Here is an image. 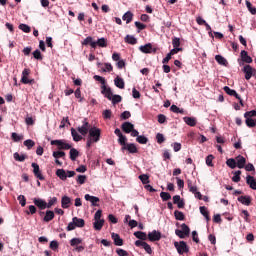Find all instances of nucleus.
<instances>
[{
	"instance_id": "nucleus-1",
	"label": "nucleus",
	"mask_w": 256,
	"mask_h": 256,
	"mask_svg": "<svg viewBox=\"0 0 256 256\" xmlns=\"http://www.w3.org/2000/svg\"><path fill=\"white\" fill-rule=\"evenodd\" d=\"M76 227H85V220L82 218L73 217L72 221L66 227V231H75Z\"/></svg>"
},
{
	"instance_id": "nucleus-2",
	"label": "nucleus",
	"mask_w": 256,
	"mask_h": 256,
	"mask_svg": "<svg viewBox=\"0 0 256 256\" xmlns=\"http://www.w3.org/2000/svg\"><path fill=\"white\" fill-rule=\"evenodd\" d=\"M244 117L246 118L245 123L247 127L250 129L255 127V119H253V117H256V110L247 111L244 113Z\"/></svg>"
},
{
	"instance_id": "nucleus-3",
	"label": "nucleus",
	"mask_w": 256,
	"mask_h": 256,
	"mask_svg": "<svg viewBox=\"0 0 256 256\" xmlns=\"http://www.w3.org/2000/svg\"><path fill=\"white\" fill-rule=\"evenodd\" d=\"M88 139H92V141H94V143H99V141L101 139V129H99L97 127H92L89 130Z\"/></svg>"
},
{
	"instance_id": "nucleus-4",
	"label": "nucleus",
	"mask_w": 256,
	"mask_h": 256,
	"mask_svg": "<svg viewBox=\"0 0 256 256\" xmlns=\"http://www.w3.org/2000/svg\"><path fill=\"white\" fill-rule=\"evenodd\" d=\"M174 247L177 249L179 255H183V253H189V247L185 241L175 242Z\"/></svg>"
},
{
	"instance_id": "nucleus-5",
	"label": "nucleus",
	"mask_w": 256,
	"mask_h": 256,
	"mask_svg": "<svg viewBox=\"0 0 256 256\" xmlns=\"http://www.w3.org/2000/svg\"><path fill=\"white\" fill-rule=\"evenodd\" d=\"M51 145H56L58 149H64V150H69L71 147H73L71 144L67 143L65 140H52Z\"/></svg>"
},
{
	"instance_id": "nucleus-6",
	"label": "nucleus",
	"mask_w": 256,
	"mask_h": 256,
	"mask_svg": "<svg viewBox=\"0 0 256 256\" xmlns=\"http://www.w3.org/2000/svg\"><path fill=\"white\" fill-rule=\"evenodd\" d=\"M135 246L142 247V249H144L148 255H153V249L151 248V245L147 244V242L136 240Z\"/></svg>"
},
{
	"instance_id": "nucleus-7",
	"label": "nucleus",
	"mask_w": 256,
	"mask_h": 256,
	"mask_svg": "<svg viewBox=\"0 0 256 256\" xmlns=\"http://www.w3.org/2000/svg\"><path fill=\"white\" fill-rule=\"evenodd\" d=\"M31 167L33 168V173L36 179H39L40 181H45V176H43V173L41 172V168H39V164L33 162L31 164Z\"/></svg>"
},
{
	"instance_id": "nucleus-8",
	"label": "nucleus",
	"mask_w": 256,
	"mask_h": 256,
	"mask_svg": "<svg viewBox=\"0 0 256 256\" xmlns=\"http://www.w3.org/2000/svg\"><path fill=\"white\" fill-rule=\"evenodd\" d=\"M139 51H141V53H157V48H153V44L152 43H148L146 45L140 46L139 47Z\"/></svg>"
},
{
	"instance_id": "nucleus-9",
	"label": "nucleus",
	"mask_w": 256,
	"mask_h": 256,
	"mask_svg": "<svg viewBox=\"0 0 256 256\" xmlns=\"http://www.w3.org/2000/svg\"><path fill=\"white\" fill-rule=\"evenodd\" d=\"M121 151H128V153H138L139 150L137 149V146L133 143H128L127 145L121 147Z\"/></svg>"
},
{
	"instance_id": "nucleus-10",
	"label": "nucleus",
	"mask_w": 256,
	"mask_h": 256,
	"mask_svg": "<svg viewBox=\"0 0 256 256\" xmlns=\"http://www.w3.org/2000/svg\"><path fill=\"white\" fill-rule=\"evenodd\" d=\"M33 203L41 211H43L44 209H47V202L45 200L41 199V198H34Z\"/></svg>"
},
{
	"instance_id": "nucleus-11",
	"label": "nucleus",
	"mask_w": 256,
	"mask_h": 256,
	"mask_svg": "<svg viewBox=\"0 0 256 256\" xmlns=\"http://www.w3.org/2000/svg\"><path fill=\"white\" fill-rule=\"evenodd\" d=\"M243 73H245V79L246 81H249L251 77H253V71H255V68L251 67V65H246L243 68Z\"/></svg>"
},
{
	"instance_id": "nucleus-12",
	"label": "nucleus",
	"mask_w": 256,
	"mask_h": 256,
	"mask_svg": "<svg viewBox=\"0 0 256 256\" xmlns=\"http://www.w3.org/2000/svg\"><path fill=\"white\" fill-rule=\"evenodd\" d=\"M148 239L151 242L161 241V233L157 230H153L152 232L148 233Z\"/></svg>"
},
{
	"instance_id": "nucleus-13",
	"label": "nucleus",
	"mask_w": 256,
	"mask_h": 256,
	"mask_svg": "<svg viewBox=\"0 0 256 256\" xmlns=\"http://www.w3.org/2000/svg\"><path fill=\"white\" fill-rule=\"evenodd\" d=\"M101 93L104 95V97H106V99L111 101L113 97V91L111 90V87L101 86Z\"/></svg>"
},
{
	"instance_id": "nucleus-14",
	"label": "nucleus",
	"mask_w": 256,
	"mask_h": 256,
	"mask_svg": "<svg viewBox=\"0 0 256 256\" xmlns=\"http://www.w3.org/2000/svg\"><path fill=\"white\" fill-rule=\"evenodd\" d=\"M78 132L80 133V135H87V133H89V131L91 129H89V122H87L86 120L83 121V125L78 127Z\"/></svg>"
},
{
	"instance_id": "nucleus-15",
	"label": "nucleus",
	"mask_w": 256,
	"mask_h": 256,
	"mask_svg": "<svg viewBox=\"0 0 256 256\" xmlns=\"http://www.w3.org/2000/svg\"><path fill=\"white\" fill-rule=\"evenodd\" d=\"M237 200L242 205H246V207H249V205H251V201H253V198H251V196L249 195H245V196H239Z\"/></svg>"
},
{
	"instance_id": "nucleus-16",
	"label": "nucleus",
	"mask_w": 256,
	"mask_h": 256,
	"mask_svg": "<svg viewBox=\"0 0 256 256\" xmlns=\"http://www.w3.org/2000/svg\"><path fill=\"white\" fill-rule=\"evenodd\" d=\"M84 199H85L86 201H90V203H92V207H99V204H97V203H99V201H100L99 197H97V196H91V195H89V194H86V195L84 196Z\"/></svg>"
},
{
	"instance_id": "nucleus-17",
	"label": "nucleus",
	"mask_w": 256,
	"mask_h": 256,
	"mask_svg": "<svg viewBox=\"0 0 256 256\" xmlns=\"http://www.w3.org/2000/svg\"><path fill=\"white\" fill-rule=\"evenodd\" d=\"M245 165H247V159L241 155H238L236 157V167H238V169H244Z\"/></svg>"
},
{
	"instance_id": "nucleus-18",
	"label": "nucleus",
	"mask_w": 256,
	"mask_h": 256,
	"mask_svg": "<svg viewBox=\"0 0 256 256\" xmlns=\"http://www.w3.org/2000/svg\"><path fill=\"white\" fill-rule=\"evenodd\" d=\"M173 203H174V205H177L178 209L185 208V201H183L181 199V196H179V195L173 196Z\"/></svg>"
},
{
	"instance_id": "nucleus-19",
	"label": "nucleus",
	"mask_w": 256,
	"mask_h": 256,
	"mask_svg": "<svg viewBox=\"0 0 256 256\" xmlns=\"http://www.w3.org/2000/svg\"><path fill=\"white\" fill-rule=\"evenodd\" d=\"M111 238L113 239L114 245H116V247H123V239H121L119 234L113 232L111 234Z\"/></svg>"
},
{
	"instance_id": "nucleus-20",
	"label": "nucleus",
	"mask_w": 256,
	"mask_h": 256,
	"mask_svg": "<svg viewBox=\"0 0 256 256\" xmlns=\"http://www.w3.org/2000/svg\"><path fill=\"white\" fill-rule=\"evenodd\" d=\"M135 128V125H133L131 122H124L121 125V129L124 133H131L133 129Z\"/></svg>"
},
{
	"instance_id": "nucleus-21",
	"label": "nucleus",
	"mask_w": 256,
	"mask_h": 256,
	"mask_svg": "<svg viewBox=\"0 0 256 256\" xmlns=\"http://www.w3.org/2000/svg\"><path fill=\"white\" fill-rule=\"evenodd\" d=\"M62 209H69L71 207V198L69 196H63L61 199Z\"/></svg>"
},
{
	"instance_id": "nucleus-22",
	"label": "nucleus",
	"mask_w": 256,
	"mask_h": 256,
	"mask_svg": "<svg viewBox=\"0 0 256 256\" xmlns=\"http://www.w3.org/2000/svg\"><path fill=\"white\" fill-rule=\"evenodd\" d=\"M82 45H90V47H92V49H97V43H95V41H93V37L88 36L86 37V39L83 40Z\"/></svg>"
},
{
	"instance_id": "nucleus-23",
	"label": "nucleus",
	"mask_w": 256,
	"mask_h": 256,
	"mask_svg": "<svg viewBox=\"0 0 256 256\" xmlns=\"http://www.w3.org/2000/svg\"><path fill=\"white\" fill-rule=\"evenodd\" d=\"M246 183L247 185H249L250 189H253L254 191H256V179L255 177L248 175L246 177Z\"/></svg>"
},
{
	"instance_id": "nucleus-24",
	"label": "nucleus",
	"mask_w": 256,
	"mask_h": 256,
	"mask_svg": "<svg viewBox=\"0 0 256 256\" xmlns=\"http://www.w3.org/2000/svg\"><path fill=\"white\" fill-rule=\"evenodd\" d=\"M240 55H241V59H242V61H244V63H253V58H251V56H249L247 51L242 50Z\"/></svg>"
},
{
	"instance_id": "nucleus-25",
	"label": "nucleus",
	"mask_w": 256,
	"mask_h": 256,
	"mask_svg": "<svg viewBox=\"0 0 256 256\" xmlns=\"http://www.w3.org/2000/svg\"><path fill=\"white\" fill-rule=\"evenodd\" d=\"M183 121L186 125H189V127H195V125H197V119L195 117H184Z\"/></svg>"
},
{
	"instance_id": "nucleus-26",
	"label": "nucleus",
	"mask_w": 256,
	"mask_h": 256,
	"mask_svg": "<svg viewBox=\"0 0 256 256\" xmlns=\"http://www.w3.org/2000/svg\"><path fill=\"white\" fill-rule=\"evenodd\" d=\"M114 84L118 89H125V80L119 76L114 79Z\"/></svg>"
},
{
	"instance_id": "nucleus-27",
	"label": "nucleus",
	"mask_w": 256,
	"mask_h": 256,
	"mask_svg": "<svg viewBox=\"0 0 256 256\" xmlns=\"http://www.w3.org/2000/svg\"><path fill=\"white\" fill-rule=\"evenodd\" d=\"M53 219H55V212H53V210L46 211L43 221L49 223V221H53Z\"/></svg>"
},
{
	"instance_id": "nucleus-28",
	"label": "nucleus",
	"mask_w": 256,
	"mask_h": 256,
	"mask_svg": "<svg viewBox=\"0 0 256 256\" xmlns=\"http://www.w3.org/2000/svg\"><path fill=\"white\" fill-rule=\"evenodd\" d=\"M103 225H105V220H95L93 223V227L95 229V231H101V229H103Z\"/></svg>"
},
{
	"instance_id": "nucleus-29",
	"label": "nucleus",
	"mask_w": 256,
	"mask_h": 256,
	"mask_svg": "<svg viewBox=\"0 0 256 256\" xmlns=\"http://www.w3.org/2000/svg\"><path fill=\"white\" fill-rule=\"evenodd\" d=\"M56 175L61 179V181H67V172L65 169H58L56 170Z\"/></svg>"
},
{
	"instance_id": "nucleus-30",
	"label": "nucleus",
	"mask_w": 256,
	"mask_h": 256,
	"mask_svg": "<svg viewBox=\"0 0 256 256\" xmlns=\"http://www.w3.org/2000/svg\"><path fill=\"white\" fill-rule=\"evenodd\" d=\"M215 60L219 65H223L224 67H227V65H229V62H227V59H225V57L221 55H216Z\"/></svg>"
},
{
	"instance_id": "nucleus-31",
	"label": "nucleus",
	"mask_w": 256,
	"mask_h": 256,
	"mask_svg": "<svg viewBox=\"0 0 256 256\" xmlns=\"http://www.w3.org/2000/svg\"><path fill=\"white\" fill-rule=\"evenodd\" d=\"M224 91L225 93H227V95H230L231 97H235L236 99H239V94L237 93V91L230 89L229 86H225Z\"/></svg>"
},
{
	"instance_id": "nucleus-32",
	"label": "nucleus",
	"mask_w": 256,
	"mask_h": 256,
	"mask_svg": "<svg viewBox=\"0 0 256 256\" xmlns=\"http://www.w3.org/2000/svg\"><path fill=\"white\" fill-rule=\"evenodd\" d=\"M134 236H136V238L140 239L141 241H147V239H148L147 233L142 232V231L134 232Z\"/></svg>"
},
{
	"instance_id": "nucleus-33",
	"label": "nucleus",
	"mask_w": 256,
	"mask_h": 256,
	"mask_svg": "<svg viewBox=\"0 0 256 256\" xmlns=\"http://www.w3.org/2000/svg\"><path fill=\"white\" fill-rule=\"evenodd\" d=\"M124 41L129 45H137V38H135L132 35H126V37L124 38Z\"/></svg>"
},
{
	"instance_id": "nucleus-34",
	"label": "nucleus",
	"mask_w": 256,
	"mask_h": 256,
	"mask_svg": "<svg viewBox=\"0 0 256 256\" xmlns=\"http://www.w3.org/2000/svg\"><path fill=\"white\" fill-rule=\"evenodd\" d=\"M71 135L73 137V141H76V143L83 139V136L79 135V133H77V130H75V128H71Z\"/></svg>"
},
{
	"instance_id": "nucleus-35",
	"label": "nucleus",
	"mask_w": 256,
	"mask_h": 256,
	"mask_svg": "<svg viewBox=\"0 0 256 256\" xmlns=\"http://www.w3.org/2000/svg\"><path fill=\"white\" fill-rule=\"evenodd\" d=\"M123 21H126V23H131L133 21V13L131 11L126 12L122 16Z\"/></svg>"
},
{
	"instance_id": "nucleus-36",
	"label": "nucleus",
	"mask_w": 256,
	"mask_h": 256,
	"mask_svg": "<svg viewBox=\"0 0 256 256\" xmlns=\"http://www.w3.org/2000/svg\"><path fill=\"white\" fill-rule=\"evenodd\" d=\"M176 221H185V214L179 210L174 211Z\"/></svg>"
},
{
	"instance_id": "nucleus-37",
	"label": "nucleus",
	"mask_w": 256,
	"mask_h": 256,
	"mask_svg": "<svg viewBox=\"0 0 256 256\" xmlns=\"http://www.w3.org/2000/svg\"><path fill=\"white\" fill-rule=\"evenodd\" d=\"M77 157H79V152L75 148H70V159L71 161H77Z\"/></svg>"
},
{
	"instance_id": "nucleus-38",
	"label": "nucleus",
	"mask_w": 256,
	"mask_h": 256,
	"mask_svg": "<svg viewBox=\"0 0 256 256\" xmlns=\"http://www.w3.org/2000/svg\"><path fill=\"white\" fill-rule=\"evenodd\" d=\"M137 143H140V145H147L149 143V138L143 135H140L136 138Z\"/></svg>"
},
{
	"instance_id": "nucleus-39",
	"label": "nucleus",
	"mask_w": 256,
	"mask_h": 256,
	"mask_svg": "<svg viewBox=\"0 0 256 256\" xmlns=\"http://www.w3.org/2000/svg\"><path fill=\"white\" fill-rule=\"evenodd\" d=\"M93 79H94L95 81H99V83H101L102 87L107 86V80H106L105 78H103L102 76L94 75V76H93Z\"/></svg>"
},
{
	"instance_id": "nucleus-40",
	"label": "nucleus",
	"mask_w": 256,
	"mask_h": 256,
	"mask_svg": "<svg viewBox=\"0 0 256 256\" xmlns=\"http://www.w3.org/2000/svg\"><path fill=\"white\" fill-rule=\"evenodd\" d=\"M21 83L24 85H33V83H35V79H29L27 76H22Z\"/></svg>"
},
{
	"instance_id": "nucleus-41",
	"label": "nucleus",
	"mask_w": 256,
	"mask_h": 256,
	"mask_svg": "<svg viewBox=\"0 0 256 256\" xmlns=\"http://www.w3.org/2000/svg\"><path fill=\"white\" fill-rule=\"evenodd\" d=\"M226 165L230 167V169H235L237 167V160L230 158L226 161Z\"/></svg>"
},
{
	"instance_id": "nucleus-42",
	"label": "nucleus",
	"mask_w": 256,
	"mask_h": 256,
	"mask_svg": "<svg viewBox=\"0 0 256 256\" xmlns=\"http://www.w3.org/2000/svg\"><path fill=\"white\" fill-rule=\"evenodd\" d=\"M81 243H83V239L81 238H72L70 240L71 247H77V245H81Z\"/></svg>"
},
{
	"instance_id": "nucleus-43",
	"label": "nucleus",
	"mask_w": 256,
	"mask_h": 256,
	"mask_svg": "<svg viewBox=\"0 0 256 256\" xmlns=\"http://www.w3.org/2000/svg\"><path fill=\"white\" fill-rule=\"evenodd\" d=\"M14 159L15 161H20L21 163H23V161H25V159H27V155L22 154L20 155L18 152L14 153Z\"/></svg>"
},
{
	"instance_id": "nucleus-44",
	"label": "nucleus",
	"mask_w": 256,
	"mask_h": 256,
	"mask_svg": "<svg viewBox=\"0 0 256 256\" xmlns=\"http://www.w3.org/2000/svg\"><path fill=\"white\" fill-rule=\"evenodd\" d=\"M181 231L184 232L186 237H189V234L191 233V229L185 223L181 225Z\"/></svg>"
},
{
	"instance_id": "nucleus-45",
	"label": "nucleus",
	"mask_w": 256,
	"mask_h": 256,
	"mask_svg": "<svg viewBox=\"0 0 256 256\" xmlns=\"http://www.w3.org/2000/svg\"><path fill=\"white\" fill-rule=\"evenodd\" d=\"M119 139H118V143L119 145H121L122 147H125L128 143H127V136L125 135H121V136H118Z\"/></svg>"
},
{
	"instance_id": "nucleus-46",
	"label": "nucleus",
	"mask_w": 256,
	"mask_h": 256,
	"mask_svg": "<svg viewBox=\"0 0 256 256\" xmlns=\"http://www.w3.org/2000/svg\"><path fill=\"white\" fill-rule=\"evenodd\" d=\"M95 43L96 47H107V40L105 38H99Z\"/></svg>"
},
{
	"instance_id": "nucleus-47",
	"label": "nucleus",
	"mask_w": 256,
	"mask_h": 256,
	"mask_svg": "<svg viewBox=\"0 0 256 256\" xmlns=\"http://www.w3.org/2000/svg\"><path fill=\"white\" fill-rule=\"evenodd\" d=\"M246 7L248 11L251 13V15H256V8L253 7V4H251V2L246 1Z\"/></svg>"
},
{
	"instance_id": "nucleus-48",
	"label": "nucleus",
	"mask_w": 256,
	"mask_h": 256,
	"mask_svg": "<svg viewBox=\"0 0 256 256\" xmlns=\"http://www.w3.org/2000/svg\"><path fill=\"white\" fill-rule=\"evenodd\" d=\"M18 29H20L24 33H31V27H29V25H27V24H20L18 26Z\"/></svg>"
},
{
	"instance_id": "nucleus-49",
	"label": "nucleus",
	"mask_w": 256,
	"mask_h": 256,
	"mask_svg": "<svg viewBox=\"0 0 256 256\" xmlns=\"http://www.w3.org/2000/svg\"><path fill=\"white\" fill-rule=\"evenodd\" d=\"M232 181L234 183H239V181H241V170H238L234 173V176L232 177Z\"/></svg>"
},
{
	"instance_id": "nucleus-50",
	"label": "nucleus",
	"mask_w": 256,
	"mask_h": 256,
	"mask_svg": "<svg viewBox=\"0 0 256 256\" xmlns=\"http://www.w3.org/2000/svg\"><path fill=\"white\" fill-rule=\"evenodd\" d=\"M52 156L54 157V159H61V158L65 157V152H63V151H54Z\"/></svg>"
},
{
	"instance_id": "nucleus-51",
	"label": "nucleus",
	"mask_w": 256,
	"mask_h": 256,
	"mask_svg": "<svg viewBox=\"0 0 256 256\" xmlns=\"http://www.w3.org/2000/svg\"><path fill=\"white\" fill-rule=\"evenodd\" d=\"M139 179L143 183V185H147V183H149V175L147 174H141L139 176Z\"/></svg>"
},
{
	"instance_id": "nucleus-52",
	"label": "nucleus",
	"mask_w": 256,
	"mask_h": 256,
	"mask_svg": "<svg viewBox=\"0 0 256 256\" xmlns=\"http://www.w3.org/2000/svg\"><path fill=\"white\" fill-rule=\"evenodd\" d=\"M24 145L27 147V149H33V147H35V141L28 139L24 141Z\"/></svg>"
},
{
	"instance_id": "nucleus-53",
	"label": "nucleus",
	"mask_w": 256,
	"mask_h": 256,
	"mask_svg": "<svg viewBox=\"0 0 256 256\" xmlns=\"http://www.w3.org/2000/svg\"><path fill=\"white\" fill-rule=\"evenodd\" d=\"M85 181H87V176L86 175H79L76 179V182L79 185H84Z\"/></svg>"
},
{
	"instance_id": "nucleus-54",
	"label": "nucleus",
	"mask_w": 256,
	"mask_h": 256,
	"mask_svg": "<svg viewBox=\"0 0 256 256\" xmlns=\"http://www.w3.org/2000/svg\"><path fill=\"white\" fill-rule=\"evenodd\" d=\"M156 141L159 145L165 143V136L162 133L156 134Z\"/></svg>"
},
{
	"instance_id": "nucleus-55",
	"label": "nucleus",
	"mask_w": 256,
	"mask_h": 256,
	"mask_svg": "<svg viewBox=\"0 0 256 256\" xmlns=\"http://www.w3.org/2000/svg\"><path fill=\"white\" fill-rule=\"evenodd\" d=\"M34 59H37L38 61H43V55L41 54L40 50H35L33 52Z\"/></svg>"
},
{
	"instance_id": "nucleus-56",
	"label": "nucleus",
	"mask_w": 256,
	"mask_h": 256,
	"mask_svg": "<svg viewBox=\"0 0 256 256\" xmlns=\"http://www.w3.org/2000/svg\"><path fill=\"white\" fill-rule=\"evenodd\" d=\"M111 101L113 105H117V103H121L122 101L121 95H113Z\"/></svg>"
},
{
	"instance_id": "nucleus-57",
	"label": "nucleus",
	"mask_w": 256,
	"mask_h": 256,
	"mask_svg": "<svg viewBox=\"0 0 256 256\" xmlns=\"http://www.w3.org/2000/svg\"><path fill=\"white\" fill-rule=\"evenodd\" d=\"M17 200L19 201L21 207H25V205H27V199L24 195H19Z\"/></svg>"
},
{
	"instance_id": "nucleus-58",
	"label": "nucleus",
	"mask_w": 256,
	"mask_h": 256,
	"mask_svg": "<svg viewBox=\"0 0 256 256\" xmlns=\"http://www.w3.org/2000/svg\"><path fill=\"white\" fill-rule=\"evenodd\" d=\"M213 159H215V157L212 154L206 157V165L208 167H213Z\"/></svg>"
},
{
	"instance_id": "nucleus-59",
	"label": "nucleus",
	"mask_w": 256,
	"mask_h": 256,
	"mask_svg": "<svg viewBox=\"0 0 256 256\" xmlns=\"http://www.w3.org/2000/svg\"><path fill=\"white\" fill-rule=\"evenodd\" d=\"M160 197L162 201H169V199H171V194H169V192H161Z\"/></svg>"
},
{
	"instance_id": "nucleus-60",
	"label": "nucleus",
	"mask_w": 256,
	"mask_h": 256,
	"mask_svg": "<svg viewBox=\"0 0 256 256\" xmlns=\"http://www.w3.org/2000/svg\"><path fill=\"white\" fill-rule=\"evenodd\" d=\"M49 247L52 249V251H57L59 249V242L56 240L51 241Z\"/></svg>"
},
{
	"instance_id": "nucleus-61",
	"label": "nucleus",
	"mask_w": 256,
	"mask_h": 256,
	"mask_svg": "<svg viewBox=\"0 0 256 256\" xmlns=\"http://www.w3.org/2000/svg\"><path fill=\"white\" fill-rule=\"evenodd\" d=\"M172 45L174 48H179L181 46V39H179L178 37H174L172 39Z\"/></svg>"
},
{
	"instance_id": "nucleus-62",
	"label": "nucleus",
	"mask_w": 256,
	"mask_h": 256,
	"mask_svg": "<svg viewBox=\"0 0 256 256\" xmlns=\"http://www.w3.org/2000/svg\"><path fill=\"white\" fill-rule=\"evenodd\" d=\"M104 67L105 68L102 69L104 73H107V71L108 73H111V71H113V65H111V63H105Z\"/></svg>"
},
{
	"instance_id": "nucleus-63",
	"label": "nucleus",
	"mask_w": 256,
	"mask_h": 256,
	"mask_svg": "<svg viewBox=\"0 0 256 256\" xmlns=\"http://www.w3.org/2000/svg\"><path fill=\"white\" fill-rule=\"evenodd\" d=\"M116 253L118 256H129V252L121 248H117Z\"/></svg>"
},
{
	"instance_id": "nucleus-64",
	"label": "nucleus",
	"mask_w": 256,
	"mask_h": 256,
	"mask_svg": "<svg viewBox=\"0 0 256 256\" xmlns=\"http://www.w3.org/2000/svg\"><path fill=\"white\" fill-rule=\"evenodd\" d=\"M113 114V112H111V110L107 109L103 111V118L104 119H111V115Z\"/></svg>"
}]
</instances>
